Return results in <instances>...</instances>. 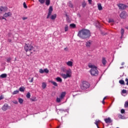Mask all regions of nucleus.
<instances>
[{
	"label": "nucleus",
	"mask_w": 128,
	"mask_h": 128,
	"mask_svg": "<svg viewBox=\"0 0 128 128\" xmlns=\"http://www.w3.org/2000/svg\"><path fill=\"white\" fill-rule=\"evenodd\" d=\"M125 82H126V86H128V78H126Z\"/></svg>",
	"instance_id": "de8ad7c7"
},
{
	"label": "nucleus",
	"mask_w": 128,
	"mask_h": 128,
	"mask_svg": "<svg viewBox=\"0 0 128 128\" xmlns=\"http://www.w3.org/2000/svg\"><path fill=\"white\" fill-rule=\"evenodd\" d=\"M8 11V7L6 6H1L0 8V14H2V12H4Z\"/></svg>",
	"instance_id": "9d476101"
},
{
	"label": "nucleus",
	"mask_w": 128,
	"mask_h": 128,
	"mask_svg": "<svg viewBox=\"0 0 128 128\" xmlns=\"http://www.w3.org/2000/svg\"><path fill=\"white\" fill-rule=\"evenodd\" d=\"M10 60H12V58L9 57L6 59V62H10Z\"/></svg>",
	"instance_id": "c9c22d12"
},
{
	"label": "nucleus",
	"mask_w": 128,
	"mask_h": 128,
	"mask_svg": "<svg viewBox=\"0 0 128 128\" xmlns=\"http://www.w3.org/2000/svg\"><path fill=\"white\" fill-rule=\"evenodd\" d=\"M50 0H46V6H50Z\"/></svg>",
	"instance_id": "a878e982"
},
{
	"label": "nucleus",
	"mask_w": 128,
	"mask_h": 128,
	"mask_svg": "<svg viewBox=\"0 0 128 128\" xmlns=\"http://www.w3.org/2000/svg\"><path fill=\"white\" fill-rule=\"evenodd\" d=\"M8 76V74H3L0 76V78H6Z\"/></svg>",
	"instance_id": "a211bd4d"
},
{
	"label": "nucleus",
	"mask_w": 128,
	"mask_h": 128,
	"mask_svg": "<svg viewBox=\"0 0 128 128\" xmlns=\"http://www.w3.org/2000/svg\"><path fill=\"white\" fill-rule=\"evenodd\" d=\"M46 88V82H42V88L43 90H44Z\"/></svg>",
	"instance_id": "5701e85b"
},
{
	"label": "nucleus",
	"mask_w": 128,
	"mask_h": 128,
	"mask_svg": "<svg viewBox=\"0 0 128 128\" xmlns=\"http://www.w3.org/2000/svg\"><path fill=\"white\" fill-rule=\"evenodd\" d=\"M66 64L68 66H72V62L68 61L66 62Z\"/></svg>",
	"instance_id": "6ab92c4d"
},
{
	"label": "nucleus",
	"mask_w": 128,
	"mask_h": 128,
	"mask_svg": "<svg viewBox=\"0 0 128 128\" xmlns=\"http://www.w3.org/2000/svg\"><path fill=\"white\" fill-rule=\"evenodd\" d=\"M38 2H40V4H44L46 0H38Z\"/></svg>",
	"instance_id": "473e14b6"
},
{
	"label": "nucleus",
	"mask_w": 128,
	"mask_h": 128,
	"mask_svg": "<svg viewBox=\"0 0 128 128\" xmlns=\"http://www.w3.org/2000/svg\"><path fill=\"white\" fill-rule=\"evenodd\" d=\"M51 84H52L54 86H58V83L56 82L51 81Z\"/></svg>",
	"instance_id": "c85d7f7f"
},
{
	"label": "nucleus",
	"mask_w": 128,
	"mask_h": 128,
	"mask_svg": "<svg viewBox=\"0 0 128 128\" xmlns=\"http://www.w3.org/2000/svg\"><path fill=\"white\" fill-rule=\"evenodd\" d=\"M119 84L124 86V80H119Z\"/></svg>",
	"instance_id": "7c9ffc66"
},
{
	"label": "nucleus",
	"mask_w": 128,
	"mask_h": 128,
	"mask_svg": "<svg viewBox=\"0 0 128 128\" xmlns=\"http://www.w3.org/2000/svg\"><path fill=\"white\" fill-rule=\"evenodd\" d=\"M78 36L82 40H86V38H88L91 36L90 31L86 29H82L80 30L78 34Z\"/></svg>",
	"instance_id": "f257e3e1"
},
{
	"label": "nucleus",
	"mask_w": 128,
	"mask_h": 128,
	"mask_svg": "<svg viewBox=\"0 0 128 128\" xmlns=\"http://www.w3.org/2000/svg\"><path fill=\"white\" fill-rule=\"evenodd\" d=\"M88 2L90 4H92V0H88Z\"/></svg>",
	"instance_id": "3c124183"
},
{
	"label": "nucleus",
	"mask_w": 128,
	"mask_h": 128,
	"mask_svg": "<svg viewBox=\"0 0 128 128\" xmlns=\"http://www.w3.org/2000/svg\"><path fill=\"white\" fill-rule=\"evenodd\" d=\"M86 1L84 0V2H82V7L86 8Z\"/></svg>",
	"instance_id": "b1692460"
},
{
	"label": "nucleus",
	"mask_w": 128,
	"mask_h": 128,
	"mask_svg": "<svg viewBox=\"0 0 128 128\" xmlns=\"http://www.w3.org/2000/svg\"><path fill=\"white\" fill-rule=\"evenodd\" d=\"M18 100L19 103L20 104H22V102H24V100L22 98H19L18 99Z\"/></svg>",
	"instance_id": "cd10ccee"
},
{
	"label": "nucleus",
	"mask_w": 128,
	"mask_h": 128,
	"mask_svg": "<svg viewBox=\"0 0 128 128\" xmlns=\"http://www.w3.org/2000/svg\"><path fill=\"white\" fill-rule=\"evenodd\" d=\"M70 70L66 71V74H62V76L63 78L66 80V78H70Z\"/></svg>",
	"instance_id": "39448f33"
},
{
	"label": "nucleus",
	"mask_w": 128,
	"mask_h": 128,
	"mask_svg": "<svg viewBox=\"0 0 128 128\" xmlns=\"http://www.w3.org/2000/svg\"><path fill=\"white\" fill-rule=\"evenodd\" d=\"M86 48H90V46H92V41L90 40L86 42Z\"/></svg>",
	"instance_id": "ddd939ff"
},
{
	"label": "nucleus",
	"mask_w": 128,
	"mask_h": 128,
	"mask_svg": "<svg viewBox=\"0 0 128 128\" xmlns=\"http://www.w3.org/2000/svg\"><path fill=\"white\" fill-rule=\"evenodd\" d=\"M60 100H62V98H56V102H60Z\"/></svg>",
	"instance_id": "a19ab883"
},
{
	"label": "nucleus",
	"mask_w": 128,
	"mask_h": 128,
	"mask_svg": "<svg viewBox=\"0 0 128 128\" xmlns=\"http://www.w3.org/2000/svg\"><path fill=\"white\" fill-rule=\"evenodd\" d=\"M98 10H102V4H98Z\"/></svg>",
	"instance_id": "dca6fc26"
},
{
	"label": "nucleus",
	"mask_w": 128,
	"mask_h": 128,
	"mask_svg": "<svg viewBox=\"0 0 128 128\" xmlns=\"http://www.w3.org/2000/svg\"><path fill=\"white\" fill-rule=\"evenodd\" d=\"M64 50H68V48H64Z\"/></svg>",
	"instance_id": "052dcab7"
},
{
	"label": "nucleus",
	"mask_w": 128,
	"mask_h": 128,
	"mask_svg": "<svg viewBox=\"0 0 128 128\" xmlns=\"http://www.w3.org/2000/svg\"><path fill=\"white\" fill-rule=\"evenodd\" d=\"M12 12H6L4 14V18H8V16H12Z\"/></svg>",
	"instance_id": "f8f14e48"
},
{
	"label": "nucleus",
	"mask_w": 128,
	"mask_h": 128,
	"mask_svg": "<svg viewBox=\"0 0 128 128\" xmlns=\"http://www.w3.org/2000/svg\"><path fill=\"white\" fill-rule=\"evenodd\" d=\"M56 80H57V82H62V78H60V77H57L56 78Z\"/></svg>",
	"instance_id": "aec40b11"
},
{
	"label": "nucleus",
	"mask_w": 128,
	"mask_h": 128,
	"mask_svg": "<svg viewBox=\"0 0 128 128\" xmlns=\"http://www.w3.org/2000/svg\"><path fill=\"white\" fill-rule=\"evenodd\" d=\"M120 18L126 20V18L128 17V13H126V12L125 11H123L120 14Z\"/></svg>",
	"instance_id": "423d86ee"
},
{
	"label": "nucleus",
	"mask_w": 128,
	"mask_h": 128,
	"mask_svg": "<svg viewBox=\"0 0 128 128\" xmlns=\"http://www.w3.org/2000/svg\"><path fill=\"white\" fill-rule=\"evenodd\" d=\"M102 102L103 104H104V100H102Z\"/></svg>",
	"instance_id": "4d7b16f0"
},
{
	"label": "nucleus",
	"mask_w": 128,
	"mask_h": 128,
	"mask_svg": "<svg viewBox=\"0 0 128 128\" xmlns=\"http://www.w3.org/2000/svg\"><path fill=\"white\" fill-rule=\"evenodd\" d=\"M70 28H76V24H70Z\"/></svg>",
	"instance_id": "2f4dec72"
},
{
	"label": "nucleus",
	"mask_w": 128,
	"mask_h": 128,
	"mask_svg": "<svg viewBox=\"0 0 128 128\" xmlns=\"http://www.w3.org/2000/svg\"><path fill=\"white\" fill-rule=\"evenodd\" d=\"M13 104H18V102L16 100H14L12 102Z\"/></svg>",
	"instance_id": "a18cd8bd"
},
{
	"label": "nucleus",
	"mask_w": 128,
	"mask_h": 128,
	"mask_svg": "<svg viewBox=\"0 0 128 128\" xmlns=\"http://www.w3.org/2000/svg\"><path fill=\"white\" fill-rule=\"evenodd\" d=\"M102 64H104V66H106V58H104L102 59Z\"/></svg>",
	"instance_id": "4be33fe9"
},
{
	"label": "nucleus",
	"mask_w": 128,
	"mask_h": 128,
	"mask_svg": "<svg viewBox=\"0 0 128 128\" xmlns=\"http://www.w3.org/2000/svg\"><path fill=\"white\" fill-rule=\"evenodd\" d=\"M24 48L26 52H30V54H34V52H36V50H34V46H32L30 44H26L24 46Z\"/></svg>",
	"instance_id": "7ed1b4c3"
},
{
	"label": "nucleus",
	"mask_w": 128,
	"mask_h": 128,
	"mask_svg": "<svg viewBox=\"0 0 128 128\" xmlns=\"http://www.w3.org/2000/svg\"><path fill=\"white\" fill-rule=\"evenodd\" d=\"M60 112H64V110L62 109H60Z\"/></svg>",
	"instance_id": "5fc2aeb1"
},
{
	"label": "nucleus",
	"mask_w": 128,
	"mask_h": 128,
	"mask_svg": "<svg viewBox=\"0 0 128 128\" xmlns=\"http://www.w3.org/2000/svg\"><path fill=\"white\" fill-rule=\"evenodd\" d=\"M118 6L119 8V9L121 10H126V8H128V6L122 4H118Z\"/></svg>",
	"instance_id": "6e6552de"
},
{
	"label": "nucleus",
	"mask_w": 128,
	"mask_h": 128,
	"mask_svg": "<svg viewBox=\"0 0 128 128\" xmlns=\"http://www.w3.org/2000/svg\"><path fill=\"white\" fill-rule=\"evenodd\" d=\"M98 24H100V22H98Z\"/></svg>",
	"instance_id": "338daca9"
},
{
	"label": "nucleus",
	"mask_w": 128,
	"mask_h": 128,
	"mask_svg": "<svg viewBox=\"0 0 128 128\" xmlns=\"http://www.w3.org/2000/svg\"><path fill=\"white\" fill-rule=\"evenodd\" d=\"M52 10H54L52 9V6H50L48 9L46 18H50V17L52 16Z\"/></svg>",
	"instance_id": "1a4fd4ad"
},
{
	"label": "nucleus",
	"mask_w": 128,
	"mask_h": 128,
	"mask_svg": "<svg viewBox=\"0 0 128 128\" xmlns=\"http://www.w3.org/2000/svg\"><path fill=\"white\" fill-rule=\"evenodd\" d=\"M8 41L9 42H12V40H8Z\"/></svg>",
	"instance_id": "680f3d73"
},
{
	"label": "nucleus",
	"mask_w": 128,
	"mask_h": 128,
	"mask_svg": "<svg viewBox=\"0 0 128 128\" xmlns=\"http://www.w3.org/2000/svg\"><path fill=\"white\" fill-rule=\"evenodd\" d=\"M106 97H104V98H103V100H106Z\"/></svg>",
	"instance_id": "bf43d9fd"
},
{
	"label": "nucleus",
	"mask_w": 128,
	"mask_h": 128,
	"mask_svg": "<svg viewBox=\"0 0 128 128\" xmlns=\"http://www.w3.org/2000/svg\"><path fill=\"white\" fill-rule=\"evenodd\" d=\"M97 128H100V127L98 126V125Z\"/></svg>",
	"instance_id": "69168bd1"
},
{
	"label": "nucleus",
	"mask_w": 128,
	"mask_h": 128,
	"mask_svg": "<svg viewBox=\"0 0 128 128\" xmlns=\"http://www.w3.org/2000/svg\"><path fill=\"white\" fill-rule=\"evenodd\" d=\"M30 100L32 102H36V98H31Z\"/></svg>",
	"instance_id": "c03bdc74"
},
{
	"label": "nucleus",
	"mask_w": 128,
	"mask_h": 128,
	"mask_svg": "<svg viewBox=\"0 0 128 128\" xmlns=\"http://www.w3.org/2000/svg\"><path fill=\"white\" fill-rule=\"evenodd\" d=\"M124 62H122V63L121 64V65H122V66H124Z\"/></svg>",
	"instance_id": "13d9d810"
},
{
	"label": "nucleus",
	"mask_w": 128,
	"mask_h": 128,
	"mask_svg": "<svg viewBox=\"0 0 128 128\" xmlns=\"http://www.w3.org/2000/svg\"><path fill=\"white\" fill-rule=\"evenodd\" d=\"M26 97L27 98H30V93L28 92L26 95Z\"/></svg>",
	"instance_id": "e433bc0d"
},
{
	"label": "nucleus",
	"mask_w": 128,
	"mask_h": 128,
	"mask_svg": "<svg viewBox=\"0 0 128 128\" xmlns=\"http://www.w3.org/2000/svg\"><path fill=\"white\" fill-rule=\"evenodd\" d=\"M50 18V20H56V14L52 15Z\"/></svg>",
	"instance_id": "2eb2a0df"
},
{
	"label": "nucleus",
	"mask_w": 128,
	"mask_h": 128,
	"mask_svg": "<svg viewBox=\"0 0 128 128\" xmlns=\"http://www.w3.org/2000/svg\"><path fill=\"white\" fill-rule=\"evenodd\" d=\"M66 92H62L60 94V98H61V100H62V98H64L65 96H66Z\"/></svg>",
	"instance_id": "4468645a"
},
{
	"label": "nucleus",
	"mask_w": 128,
	"mask_h": 128,
	"mask_svg": "<svg viewBox=\"0 0 128 128\" xmlns=\"http://www.w3.org/2000/svg\"><path fill=\"white\" fill-rule=\"evenodd\" d=\"M122 94H126V90H122Z\"/></svg>",
	"instance_id": "37998d69"
},
{
	"label": "nucleus",
	"mask_w": 128,
	"mask_h": 128,
	"mask_svg": "<svg viewBox=\"0 0 128 128\" xmlns=\"http://www.w3.org/2000/svg\"><path fill=\"white\" fill-rule=\"evenodd\" d=\"M22 20H28V18H26V17H23L22 18Z\"/></svg>",
	"instance_id": "864d4df0"
},
{
	"label": "nucleus",
	"mask_w": 128,
	"mask_h": 128,
	"mask_svg": "<svg viewBox=\"0 0 128 128\" xmlns=\"http://www.w3.org/2000/svg\"><path fill=\"white\" fill-rule=\"evenodd\" d=\"M68 30V25H66L64 27V32H66Z\"/></svg>",
	"instance_id": "c756f323"
},
{
	"label": "nucleus",
	"mask_w": 128,
	"mask_h": 128,
	"mask_svg": "<svg viewBox=\"0 0 128 128\" xmlns=\"http://www.w3.org/2000/svg\"><path fill=\"white\" fill-rule=\"evenodd\" d=\"M119 118H122V114H120L118 116Z\"/></svg>",
	"instance_id": "6e6d98bb"
},
{
	"label": "nucleus",
	"mask_w": 128,
	"mask_h": 128,
	"mask_svg": "<svg viewBox=\"0 0 128 128\" xmlns=\"http://www.w3.org/2000/svg\"><path fill=\"white\" fill-rule=\"evenodd\" d=\"M39 72H40V74H44V71L42 69H40Z\"/></svg>",
	"instance_id": "ea45409f"
},
{
	"label": "nucleus",
	"mask_w": 128,
	"mask_h": 128,
	"mask_svg": "<svg viewBox=\"0 0 128 128\" xmlns=\"http://www.w3.org/2000/svg\"><path fill=\"white\" fill-rule=\"evenodd\" d=\"M125 108H128V102H126L124 104Z\"/></svg>",
	"instance_id": "79ce46f5"
},
{
	"label": "nucleus",
	"mask_w": 128,
	"mask_h": 128,
	"mask_svg": "<svg viewBox=\"0 0 128 128\" xmlns=\"http://www.w3.org/2000/svg\"><path fill=\"white\" fill-rule=\"evenodd\" d=\"M124 109H122L121 110H120V112H121V114H124Z\"/></svg>",
	"instance_id": "49530a36"
},
{
	"label": "nucleus",
	"mask_w": 128,
	"mask_h": 128,
	"mask_svg": "<svg viewBox=\"0 0 128 128\" xmlns=\"http://www.w3.org/2000/svg\"><path fill=\"white\" fill-rule=\"evenodd\" d=\"M4 20H6V18H4Z\"/></svg>",
	"instance_id": "0e129e2a"
},
{
	"label": "nucleus",
	"mask_w": 128,
	"mask_h": 128,
	"mask_svg": "<svg viewBox=\"0 0 128 128\" xmlns=\"http://www.w3.org/2000/svg\"><path fill=\"white\" fill-rule=\"evenodd\" d=\"M4 16H0V20H4Z\"/></svg>",
	"instance_id": "8fccbe9b"
},
{
	"label": "nucleus",
	"mask_w": 128,
	"mask_h": 128,
	"mask_svg": "<svg viewBox=\"0 0 128 128\" xmlns=\"http://www.w3.org/2000/svg\"><path fill=\"white\" fill-rule=\"evenodd\" d=\"M68 6H70V8H74V5L72 4V3L71 1L69 2L68 3Z\"/></svg>",
	"instance_id": "412c9836"
},
{
	"label": "nucleus",
	"mask_w": 128,
	"mask_h": 128,
	"mask_svg": "<svg viewBox=\"0 0 128 128\" xmlns=\"http://www.w3.org/2000/svg\"><path fill=\"white\" fill-rule=\"evenodd\" d=\"M24 90H26V88L24 86L20 87L19 88L20 92H24Z\"/></svg>",
	"instance_id": "393cba45"
},
{
	"label": "nucleus",
	"mask_w": 128,
	"mask_h": 128,
	"mask_svg": "<svg viewBox=\"0 0 128 128\" xmlns=\"http://www.w3.org/2000/svg\"><path fill=\"white\" fill-rule=\"evenodd\" d=\"M100 120H96V122H94V124H96V126H98V124L100 122Z\"/></svg>",
	"instance_id": "f704fd0d"
},
{
	"label": "nucleus",
	"mask_w": 128,
	"mask_h": 128,
	"mask_svg": "<svg viewBox=\"0 0 128 128\" xmlns=\"http://www.w3.org/2000/svg\"><path fill=\"white\" fill-rule=\"evenodd\" d=\"M104 122L106 124H110L112 121L110 118H108L104 119Z\"/></svg>",
	"instance_id": "9b49d317"
},
{
	"label": "nucleus",
	"mask_w": 128,
	"mask_h": 128,
	"mask_svg": "<svg viewBox=\"0 0 128 128\" xmlns=\"http://www.w3.org/2000/svg\"><path fill=\"white\" fill-rule=\"evenodd\" d=\"M108 22L109 24H110V22H114V20L112 18H109Z\"/></svg>",
	"instance_id": "72a5a7b5"
},
{
	"label": "nucleus",
	"mask_w": 128,
	"mask_h": 128,
	"mask_svg": "<svg viewBox=\"0 0 128 128\" xmlns=\"http://www.w3.org/2000/svg\"><path fill=\"white\" fill-rule=\"evenodd\" d=\"M23 6H24V8H28V6H26V2H24L23 3Z\"/></svg>",
	"instance_id": "4c0bfd02"
},
{
	"label": "nucleus",
	"mask_w": 128,
	"mask_h": 128,
	"mask_svg": "<svg viewBox=\"0 0 128 128\" xmlns=\"http://www.w3.org/2000/svg\"><path fill=\"white\" fill-rule=\"evenodd\" d=\"M30 82H34V78H31V80L29 81Z\"/></svg>",
	"instance_id": "603ef678"
},
{
	"label": "nucleus",
	"mask_w": 128,
	"mask_h": 128,
	"mask_svg": "<svg viewBox=\"0 0 128 128\" xmlns=\"http://www.w3.org/2000/svg\"><path fill=\"white\" fill-rule=\"evenodd\" d=\"M120 34H121V38H122V36H124V30L122 28L120 30Z\"/></svg>",
	"instance_id": "f3484780"
},
{
	"label": "nucleus",
	"mask_w": 128,
	"mask_h": 128,
	"mask_svg": "<svg viewBox=\"0 0 128 128\" xmlns=\"http://www.w3.org/2000/svg\"><path fill=\"white\" fill-rule=\"evenodd\" d=\"M4 100V96L2 95L0 96V100Z\"/></svg>",
	"instance_id": "09e8293b"
},
{
	"label": "nucleus",
	"mask_w": 128,
	"mask_h": 128,
	"mask_svg": "<svg viewBox=\"0 0 128 128\" xmlns=\"http://www.w3.org/2000/svg\"><path fill=\"white\" fill-rule=\"evenodd\" d=\"M48 68H46L44 70V72H45L46 74H48Z\"/></svg>",
	"instance_id": "58836bf2"
},
{
	"label": "nucleus",
	"mask_w": 128,
	"mask_h": 128,
	"mask_svg": "<svg viewBox=\"0 0 128 128\" xmlns=\"http://www.w3.org/2000/svg\"><path fill=\"white\" fill-rule=\"evenodd\" d=\"M10 106L8 104L6 103L4 104L2 108V110H3V112H6L8 110H10Z\"/></svg>",
	"instance_id": "0eeeda50"
},
{
	"label": "nucleus",
	"mask_w": 128,
	"mask_h": 128,
	"mask_svg": "<svg viewBox=\"0 0 128 128\" xmlns=\"http://www.w3.org/2000/svg\"><path fill=\"white\" fill-rule=\"evenodd\" d=\"M20 92V91H18V90H16L14 91V92L12 93V94L14 95V94H18V92Z\"/></svg>",
	"instance_id": "bb28decb"
},
{
	"label": "nucleus",
	"mask_w": 128,
	"mask_h": 128,
	"mask_svg": "<svg viewBox=\"0 0 128 128\" xmlns=\"http://www.w3.org/2000/svg\"><path fill=\"white\" fill-rule=\"evenodd\" d=\"M111 26H114V23H111Z\"/></svg>",
	"instance_id": "e2e57ef3"
},
{
	"label": "nucleus",
	"mask_w": 128,
	"mask_h": 128,
	"mask_svg": "<svg viewBox=\"0 0 128 128\" xmlns=\"http://www.w3.org/2000/svg\"><path fill=\"white\" fill-rule=\"evenodd\" d=\"M90 88V84L86 82H83L80 86L81 90H86V88Z\"/></svg>",
	"instance_id": "20e7f679"
},
{
	"label": "nucleus",
	"mask_w": 128,
	"mask_h": 128,
	"mask_svg": "<svg viewBox=\"0 0 128 128\" xmlns=\"http://www.w3.org/2000/svg\"><path fill=\"white\" fill-rule=\"evenodd\" d=\"M88 68H91L90 72V74L93 76H96L98 75V68L94 65H92L90 64L88 65Z\"/></svg>",
	"instance_id": "f03ea898"
}]
</instances>
